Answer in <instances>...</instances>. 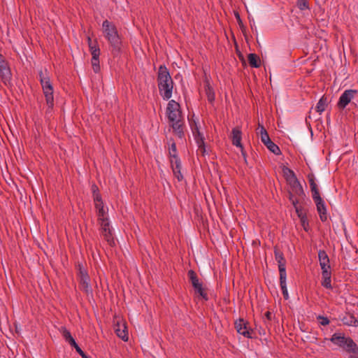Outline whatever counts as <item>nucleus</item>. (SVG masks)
Returning <instances> with one entry per match:
<instances>
[{"instance_id":"1","label":"nucleus","mask_w":358,"mask_h":358,"mask_svg":"<svg viewBox=\"0 0 358 358\" xmlns=\"http://www.w3.org/2000/svg\"><path fill=\"white\" fill-rule=\"evenodd\" d=\"M166 116L174 133L180 138L184 137V122L180 104L174 100H170L166 107Z\"/></svg>"},{"instance_id":"2","label":"nucleus","mask_w":358,"mask_h":358,"mask_svg":"<svg viewBox=\"0 0 358 358\" xmlns=\"http://www.w3.org/2000/svg\"><path fill=\"white\" fill-rule=\"evenodd\" d=\"M159 92L163 99L169 100L172 96L173 81L169 69L165 65H160L157 72Z\"/></svg>"},{"instance_id":"3","label":"nucleus","mask_w":358,"mask_h":358,"mask_svg":"<svg viewBox=\"0 0 358 358\" xmlns=\"http://www.w3.org/2000/svg\"><path fill=\"white\" fill-rule=\"evenodd\" d=\"M39 81L42 87L43 92L48 105V112L50 111L54 106V90L52 84L50 82V78L48 71L45 69L38 72Z\"/></svg>"},{"instance_id":"4","label":"nucleus","mask_w":358,"mask_h":358,"mask_svg":"<svg viewBox=\"0 0 358 358\" xmlns=\"http://www.w3.org/2000/svg\"><path fill=\"white\" fill-rule=\"evenodd\" d=\"M330 341L348 353L358 355L357 344L350 337H346L343 333H334Z\"/></svg>"},{"instance_id":"5","label":"nucleus","mask_w":358,"mask_h":358,"mask_svg":"<svg viewBox=\"0 0 358 358\" xmlns=\"http://www.w3.org/2000/svg\"><path fill=\"white\" fill-rule=\"evenodd\" d=\"M103 31L113 48V53L117 54L120 50L121 41L115 24H103Z\"/></svg>"},{"instance_id":"6","label":"nucleus","mask_w":358,"mask_h":358,"mask_svg":"<svg viewBox=\"0 0 358 358\" xmlns=\"http://www.w3.org/2000/svg\"><path fill=\"white\" fill-rule=\"evenodd\" d=\"M234 327L236 331L239 334L243 335L247 338H253L254 331L250 327L249 322L247 320L243 318H239L238 320H236Z\"/></svg>"},{"instance_id":"7","label":"nucleus","mask_w":358,"mask_h":358,"mask_svg":"<svg viewBox=\"0 0 358 358\" xmlns=\"http://www.w3.org/2000/svg\"><path fill=\"white\" fill-rule=\"evenodd\" d=\"M101 227V234L108 243L113 246L115 245L114 238L112 234V230L110 226L108 218L99 221Z\"/></svg>"},{"instance_id":"8","label":"nucleus","mask_w":358,"mask_h":358,"mask_svg":"<svg viewBox=\"0 0 358 358\" xmlns=\"http://www.w3.org/2000/svg\"><path fill=\"white\" fill-rule=\"evenodd\" d=\"M358 91L356 90H346L343 94L341 95L339 100L337 103V106L340 109H344L348 104H349L351 101L355 97L357 94Z\"/></svg>"},{"instance_id":"9","label":"nucleus","mask_w":358,"mask_h":358,"mask_svg":"<svg viewBox=\"0 0 358 358\" xmlns=\"http://www.w3.org/2000/svg\"><path fill=\"white\" fill-rule=\"evenodd\" d=\"M287 182L290 187L289 196L291 193L294 195V197H296L295 196H303L304 195L303 189L296 177L292 178V179L289 180Z\"/></svg>"},{"instance_id":"10","label":"nucleus","mask_w":358,"mask_h":358,"mask_svg":"<svg viewBox=\"0 0 358 358\" xmlns=\"http://www.w3.org/2000/svg\"><path fill=\"white\" fill-rule=\"evenodd\" d=\"M275 259L278 262V270L280 275H287L286 273V260L284 257L283 253L278 248L274 250Z\"/></svg>"},{"instance_id":"11","label":"nucleus","mask_w":358,"mask_h":358,"mask_svg":"<svg viewBox=\"0 0 358 358\" xmlns=\"http://www.w3.org/2000/svg\"><path fill=\"white\" fill-rule=\"evenodd\" d=\"M115 332L117 336L124 341L128 340V331L125 322L123 321H117L114 327Z\"/></svg>"},{"instance_id":"12","label":"nucleus","mask_w":358,"mask_h":358,"mask_svg":"<svg viewBox=\"0 0 358 358\" xmlns=\"http://www.w3.org/2000/svg\"><path fill=\"white\" fill-rule=\"evenodd\" d=\"M0 75L2 79L5 80L10 78V71L8 63L2 55H0Z\"/></svg>"},{"instance_id":"13","label":"nucleus","mask_w":358,"mask_h":358,"mask_svg":"<svg viewBox=\"0 0 358 358\" xmlns=\"http://www.w3.org/2000/svg\"><path fill=\"white\" fill-rule=\"evenodd\" d=\"M317 210L319 213L320 218L322 222H325L327 220L326 206L322 198L314 200Z\"/></svg>"},{"instance_id":"14","label":"nucleus","mask_w":358,"mask_h":358,"mask_svg":"<svg viewBox=\"0 0 358 358\" xmlns=\"http://www.w3.org/2000/svg\"><path fill=\"white\" fill-rule=\"evenodd\" d=\"M242 132L238 127H235L231 131V141L232 144L238 148L243 149L241 144Z\"/></svg>"},{"instance_id":"15","label":"nucleus","mask_w":358,"mask_h":358,"mask_svg":"<svg viewBox=\"0 0 358 358\" xmlns=\"http://www.w3.org/2000/svg\"><path fill=\"white\" fill-rule=\"evenodd\" d=\"M193 115L191 119H189V126L194 137L203 136V133L200 131L199 122L198 120H195Z\"/></svg>"},{"instance_id":"16","label":"nucleus","mask_w":358,"mask_h":358,"mask_svg":"<svg viewBox=\"0 0 358 358\" xmlns=\"http://www.w3.org/2000/svg\"><path fill=\"white\" fill-rule=\"evenodd\" d=\"M289 201L294 206V207L295 208V211H296L297 216L299 217V219H301V217L303 218V217H306V212L303 210V208L301 207L298 206L299 200L296 197H294L292 193L289 195Z\"/></svg>"},{"instance_id":"17","label":"nucleus","mask_w":358,"mask_h":358,"mask_svg":"<svg viewBox=\"0 0 358 358\" xmlns=\"http://www.w3.org/2000/svg\"><path fill=\"white\" fill-rule=\"evenodd\" d=\"M87 43L92 57L100 55V48L96 40L92 41L90 36H87Z\"/></svg>"},{"instance_id":"18","label":"nucleus","mask_w":358,"mask_h":358,"mask_svg":"<svg viewBox=\"0 0 358 358\" xmlns=\"http://www.w3.org/2000/svg\"><path fill=\"white\" fill-rule=\"evenodd\" d=\"M90 276L85 277L79 279L80 288L81 290L85 292L87 294H92V289L90 285Z\"/></svg>"},{"instance_id":"19","label":"nucleus","mask_w":358,"mask_h":358,"mask_svg":"<svg viewBox=\"0 0 358 358\" xmlns=\"http://www.w3.org/2000/svg\"><path fill=\"white\" fill-rule=\"evenodd\" d=\"M194 138L198 146V152H199L203 156H204L207 153V152L206 149L203 135L194 137Z\"/></svg>"},{"instance_id":"20","label":"nucleus","mask_w":358,"mask_h":358,"mask_svg":"<svg viewBox=\"0 0 358 358\" xmlns=\"http://www.w3.org/2000/svg\"><path fill=\"white\" fill-rule=\"evenodd\" d=\"M257 130V134H259L261 141L264 144H266L271 141V138L263 125L259 124V127Z\"/></svg>"},{"instance_id":"21","label":"nucleus","mask_w":358,"mask_h":358,"mask_svg":"<svg viewBox=\"0 0 358 358\" xmlns=\"http://www.w3.org/2000/svg\"><path fill=\"white\" fill-rule=\"evenodd\" d=\"M187 275L194 289L202 286V283L199 281L196 273L194 271L189 270Z\"/></svg>"},{"instance_id":"22","label":"nucleus","mask_w":358,"mask_h":358,"mask_svg":"<svg viewBox=\"0 0 358 358\" xmlns=\"http://www.w3.org/2000/svg\"><path fill=\"white\" fill-rule=\"evenodd\" d=\"M328 105V99L327 97L322 96L319 101L317 102L315 110L319 114H322L325 110Z\"/></svg>"},{"instance_id":"23","label":"nucleus","mask_w":358,"mask_h":358,"mask_svg":"<svg viewBox=\"0 0 358 358\" xmlns=\"http://www.w3.org/2000/svg\"><path fill=\"white\" fill-rule=\"evenodd\" d=\"M287 275H280V285L282 292L283 297L285 300L289 299L288 290L286 283Z\"/></svg>"},{"instance_id":"24","label":"nucleus","mask_w":358,"mask_h":358,"mask_svg":"<svg viewBox=\"0 0 358 358\" xmlns=\"http://www.w3.org/2000/svg\"><path fill=\"white\" fill-rule=\"evenodd\" d=\"M341 320L345 325L352 327L358 326V320L351 314L344 316Z\"/></svg>"},{"instance_id":"25","label":"nucleus","mask_w":358,"mask_h":358,"mask_svg":"<svg viewBox=\"0 0 358 358\" xmlns=\"http://www.w3.org/2000/svg\"><path fill=\"white\" fill-rule=\"evenodd\" d=\"M248 62L251 67L258 68L260 66V59L259 57L254 53H250L248 55Z\"/></svg>"},{"instance_id":"26","label":"nucleus","mask_w":358,"mask_h":358,"mask_svg":"<svg viewBox=\"0 0 358 358\" xmlns=\"http://www.w3.org/2000/svg\"><path fill=\"white\" fill-rule=\"evenodd\" d=\"M264 145L273 154H275L276 155H280L281 154L280 148L275 143H274L271 140Z\"/></svg>"},{"instance_id":"27","label":"nucleus","mask_w":358,"mask_h":358,"mask_svg":"<svg viewBox=\"0 0 358 358\" xmlns=\"http://www.w3.org/2000/svg\"><path fill=\"white\" fill-rule=\"evenodd\" d=\"M331 273L322 275V285L327 289H332L331 286Z\"/></svg>"},{"instance_id":"28","label":"nucleus","mask_w":358,"mask_h":358,"mask_svg":"<svg viewBox=\"0 0 358 358\" xmlns=\"http://www.w3.org/2000/svg\"><path fill=\"white\" fill-rule=\"evenodd\" d=\"M318 259L320 265L329 264V258L324 250H320L318 252Z\"/></svg>"},{"instance_id":"29","label":"nucleus","mask_w":358,"mask_h":358,"mask_svg":"<svg viewBox=\"0 0 358 358\" xmlns=\"http://www.w3.org/2000/svg\"><path fill=\"white\" fill-rule=\"evenodd\" d=\"M169 153L170 159H175L179 158L177 153L176 145L174 142H173L169 149Z\"/></svg>"},{"instance_id":"30","label":"nucleus","mask_w":358,"mask_h":358,"mask_svg":"<svg viewBox=\"0 0 358 358\" xmlns=\"http://www.w3.org/2000/svg\"><path fill=\"white\" fill-rule=\"evenodd\" d=\"M91 63L94 71L98 73L100 71L99 56L92 57Z\"/></svg>"},{"instance_id":"31","label":"nucleus","mask_w":358,"mask_h":358,"mask_svg":"<svg viewBox=\"0 0 358 358\" xmlns=\"http://www.w3.org/2000/svg\"><path fill=\"white\" fill-rule=\"evenodd\" d=\"M206 94L207 96L208 101L210 103H213L215 100V93L212 87L208 85L206 87Z\"/></svg>"},{"instance_id":"32","label":"nucleus","mask_w":358,"mask_h":358,"mask_svg":"<svg viewBox=\"0 0 358 358\" xmlns=\"http://www.w3.org/2000/svg\"><path fill=\"white\" fill-rule=\"evenodd\" d=\"M282 171L287 182H288L289 180L292 179V178L296 177L294 172L287 167H284Z\"/></svg>"},{"instance_id":"33","label":"nucleus","mask_w":358,"mask_h":358,"mask_svg":"<svg viewBox=\"0 0 358 358\" xmlns=\"http://www.w3.org/2000/svg\"><path fill=\"white\" fill-rule=\"evenodd\" d=\"M170 162L173 171H181L182 166L179 158L175 159H170Z\"/></svg>"},{"instance_id":"34","label":"nucleus","mask_w":358,"mask_h":358,"mask_svg":"<svg viewBox=\"0 0 358 358\" xmlns=\"http://www.w3.org/2000/svg\"><path fill=\"white\" fill-rule=\"evenodd\" d=\"M296 6L301 10H310L308 0H297Z\"/></svg>"},{"instance_id":"35","label":"nucleus","mask_w":358,"mask_h":358,"mask_svg":"<svg viewBox=\"0 0 358 358\" xmlns=\"http://www.w3.org/2000/svg\"><path fill=\"white\" fill-rule=\"evenodd\" d=\"M310 189L312 192V196L313 200H316L317 199L322 198L320 195L319 189L317 187V185L310 186Z\"/></svg>"},{"instance_id":"36","label":"nucleus","mask_w":358,"mask_h":358,"mask_svg":"<svg viewBox=\"0 0 358 358\" xmlns=\"http://www.w3.org/2000/svg\"><path fill=\"white\" fill-rule=\"evenodd\" d=\"M107 213L108 211L105 209V208L99 209V210L97 212L98 221L108 219Z\"/></svg>"},{"instance_id":"37","label":"nucleus","mask_w":358,"mask_h":358,"mask_svg":"<svg viewBox=\"0 0 358 358\" xmlns=\"http://www.w3.org/2000/svg\"><path fill=\"white\" fill-rule=\"evenodd\" d=\"M194 289L196 292L198 293L205 301H207L208 299L207 293L203 288V285Z\"/></svg>"},{"instance_id":"38","label":"nucleus","mask_w":358,"mask_h":358,"mask_svg":"<svg viewBox=\"0 0 358 358\" xmlns=\"http://www.w3.org/2000/svg\"><path fill=\"white\" fill-rule=\"evenodd\" d=\"M322 269V275L331 273L330 264L320 265Z\"/></svg>"},{"instance_id":"39","label":"nucleus","mask_w":358,"mask_h":358,"mask_svg":"<svg viewBox=\"0 0 358 358\" xmlns=\"http://www.w3.org/2000/svg\"><path fill=\"white\" fill-rule=\"evenodd\" d=\"M84 276L88 277L89 275H88L87 272L86 271V270L83 267V266L79 264L78 265V278L80 279V278H84Z\"/></svg>"},{"instance_id":"40","label":"nucleus","mask_w":358,"mask_h":358,"mask_svg":"<svg viewBox=\"0 0 358 358\" xmlns=\"http://www.w3.org/2000/svg\"><path fill=\"white\" fill-rule=\"evenodd\" d=\"M317 320L320 322V324L322 326H327L329 324L330 321L327 317L318 315Z\"/></svg>"},{"instance_id":"41","label":"nucleus","mask_w":358,"mask_h":358,"mask_svg":"<svg viewBox=\"0 0 358 358\" xmlns=\"http://www.w3.org/2000/svg\"><path fill=\"white\" fill-rule=\"evenodd\" d=\"M300 222H301V226L303 227V229L306 231H308L309 229V223H308L307 216L303 218L301 217V219H300Z\"/></svg>"},{"instance_id":"42","label":"nucleus","mask_w":358,"mask_h":358,"mask_svg":"<svg viewBox=\"0 0 358 358\" xmlns=\"http://www.w3.org/2000/svg\"><path fill=\"white\" fill-rule=\"evenodd\" d=\"M62 334L67 342L69 341V339H70L71 337H72L70 331L64 327H62Z\"/></svg>"},{"instance_id":"43","label":"nucleus","mask_w":358,"mask_h":358,"mask_svg":"<svg viewBox=\"0 0 358 358\" xmlns=\"http://www.w3.org/2000/svg\"><path fill=\"white\" fill-rule=\"evenodd\" d=\"M93 196H94V203H99L103 202L101 196L100 195V194L99 192H94Z\"/></svg>"},{"instance_id":"44","label":"nucleus","mask_w":358,"mask_h":358,"mask_svg":"<svg viewBox=\"0 0 358 358\" xmlns=\"http://www.w3.org/2000/svg\"><path fill=\"white\" fill-rule=\"evenodd\" d=\"M175 177L177 178V180L180 182L183 180V176L181 173V171H173Z\"/></svg>"},{"instance_id":"45","label":"nucleus","mask_w":358,"mask_h":358,"mask_svg":"<svg viewBox=\"0 0 358 358\" xmlns=\"http://www.w3.org/2000/svg\"><path fill=\"white\" fill-rule=\"evenodd\" d=\"M77 352L82 357V358H90L79 346H76Z\"/></svg>"},{"instance_id":"46","label":"nucleus","mask_w":358,"mask_h":358,"mask_svg":"<svg viewBox=\"0 0 358 358\" xmlns=\"http://www.w3.org/2000/svg\"><path fill=\"white\" fill-rule=\"evenodd\" d=\"M308 182H309V184H310V187L312 186L313 185H316V183L315 182V178H314L313 175H308Z\"/></svg>"},{"instance_id":"47","label":"nucleus","mask_w":358,"mask_h":358,"mask_svg":"<svg viewBox=\"0 0 358 358\" xmlns=\"http://www.w3.org/2000/svg\"><path fill=\"white\" fill-rule=\"evenodd\" d=\"M69 343L75 348L76 349V346H78V345L76 343L75 339L73 337H71L70 339H69Z\"/></svg>"},{"instance_id":"48","label":"nucleus","mask_w":358,"mask_h":358,"mask_svg":"<svg viewBox=\"0 0 358 358\" xmlns=\"http://www.w3.org/2000/svg\"><path fill=\"white\" fill-rule=\"evenodd\" d=\"M94 205H95V208H96L97 212L99 210V209L104 208L103 202L99 203H94Z\"/></svg>"},{"instance_id":"49","label":"nucleus","mask_w":358,"mask_h":358,"mask_svg":"<svg viewBox=\"0 0 358 358\" xmlns=\"http://www.w3.org/2000/svg\"><path fill=\"white\" fill-rule=\"evenodd\" d=\"M240 24V28L242 30V31L245 32V29H246L245 24L241 23V24Z\"/></svg>"},{"instance_id":"50","label":"nucleus","mask_w":358,"mask_h":358,"mask_svg":"<svg viewBox=\"0 0 358 358\" xmlns=\"http://www.w3.org/2000/svg\"><path fill=\"white\" fill-rule=\"evenodd\" d=\"M235 15L238 20V22H241V17H240V15L238 14V13H235Z\"/></svg>"},{"instance_id":"51","label":"nucleus","mask_w":358,"mask_h":358,"mask_svg":"<svg viewBox=\"0 0 358 358\" xmlns=\"http://www.w3.org/2000/svg\"><path fill=\"white\" fill-rule=\"evenodd\" d=\"M348 358H358V355H357V354H352Z\"/></svg>"},{"instance_id":"52","label":"nucleus","mask_w":358,"mask_h":358,"mask_svg":"<svg viewBox=\"0 0 358 358\" xmlns=\"http://www.w3.org/2000/svg\"><path fill=\"white\" fill-rule=\"evenodd\" d=\"M98 189L96 185H94L92 187V190H93V194H94V192H96V191Z\"/></svg>"},{"instance_id":"53","label":"nucleus","mask_w":358,"mask_h":358,"mask_svg":"<svg viewBox=\"0 0 358 358\" xmlns=\"http://www.w3.org/2000/svg\"><path fill=\"white\" fill-rule=\"evenodd\" d=\"M315 35H317L320 38H322V35H320V34H317V33H315Z\"/></svg>"},{"instance_id":"54","label":"nucleus","mask_w":358,"mask_h":358,"mask_svg":"<svg viewBox=\"0 0 358 358\" xmlns=\"http://www.w3.org/2000/svg\"><path fill=\"white\" fill-rule=\"evenodd\" d=\"M270 315V313H269V312H268V313H266V316H267V317H268V315Z\"/></svg>"},{"instance_id":"55","label":"nucleus","mask_w":358,"mask_h":358,"mask_svg":"<svg viewBox=\"0 0 358 358\" xmlns=\"http://www.w3.org/2000/svg\"><path fill=\"white\" fill-rule=\"evenodd\" d=\"M103 22L107 23V22H108V20H106L105 21H103Z\"/></svg>"},{"instance_id":"56","label":"nucleus","mask_w":358,"mask_h":358,"mask_svg":"<svg viewBox=\"0 0 358 358\" xmlns=\"http://www.w3.org/2000/svg\"><path fill=\"white\" fill-rule=\"evenodd\" d=\"M251 29H252V30H254V27H253V26H252V25H251Z\"/></svg>"},{"instance_id":"57","label":"nucleus","mask_w":358,"mask_h":358,"mask_svg":"<svg viewBox=\"0 0 358 358\" xmlns=\"http://www.w3.org/2000/svg\"><path fill=\"white\" fill-rule=\"evenodd\" d=\"M357 306H358V302H357Z\"/></svg>"}]
</instances>
